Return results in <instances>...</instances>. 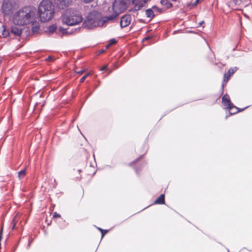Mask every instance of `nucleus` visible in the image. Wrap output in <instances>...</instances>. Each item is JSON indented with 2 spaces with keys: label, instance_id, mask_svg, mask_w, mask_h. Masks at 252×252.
I'll return each mask as SVG.
<instances>
[{
  "label": "nucleus",
  "instance_id": "1",
  "mask_svg": "<svg viewBox=\"0 0 252 252\" xmlns=\"http://www.w3.org/2000/svg\"><path fill=\"white\" fill-rule=\"evenodd\" d=\"M109 20L108 17H102L101 14L95 10L90 12L86 17L82 26L87 29H92L103 26Z\"/></svg>",
  "mask_w": 252,
  "mask_h": 252
},
{
  "label": "nucleus",
  "instance_id": "2",
  "mask_svg": "<svg viewBox=\"0 0 252 252\" xmlns=\"http://www.w3.org/2000/svg\"><path fill=\"white\" fill-rule=\"evenodd\" d=\"M34 12L31 7H25L20 9L14 15L13 23L17 25L24 26L33 22Z\"/></svg>",
  "mask_w": 252,
  "mask_h": 252
},
{
  "label": "nucleus",
  "instance_id": "3",
  "mask_svg": "<svg viewBox=\"0 0 252 252\" xmlns=\"http://www.w3.org/2000/svg\"><path fill=\"white\" fill-rule=\"evenodd\" d=\"M38 13L42 22L49 21L55 14L54 6L49 0H43L38 5Z\"/></svg>",
  "mask_w": 252,
  "mask_h": 252
},
{
  "label": "nucleus",
  "instance_id": "4",
  "mask_svg": "<svg viewBox=\"0 0 252 252\" xmlns=\"http://www.w3.org/2000/svg\"><path fill=\"white\" fill-rule=\"evenodd\" d=\"M83 21L81 13L75 10L68 9L62 17L63 24L68 26L78 25Z\"/></svg>",
  "mask_w": 252,
  "mask_h": 252
},
{
  "label": "nucleus",
  "instance_id": "5",
  "mask_svg": "<svg viewBox=\"0 0 252 252\" xmlns=\"http://www.w3.org/2000/svg\"><path fill=\"white\" fill-rule=\"evenodd\" d=\"M126 2L122 0H115L112 7L113 13L111 16H107L109 20H114L120 13L123 12L126 8Z\"/></svg>",
  "mask_w": 252,
  "mask_h": 252
},
{
  "label": "nucleus",
  "instance_id": "6",
  "mask_svg": "<svg viewBox=\"0 0 252 252\" xmlns=\"http://www.w3.org/2000/svg\"><path fill=\"white\" fill-rule=\"evenodd\" d=\"M72 0H54L55 4L60 9H63L68 7Z\"/></svg>",
  "mask_w": 252,
  "mask_h": 252
},
{
  "label": "nucleus",
  "instance_id": "7",
  "mask_svg": "<svg viewBox=\"0 0 252 252\" xmlns=\"http://www.w3.org/2000/svg\"><path fill=\"white\" fill-rule=\"evenodd\" d=\"M236 71V68H230L227 72L225 74H224L223 76V80L222 83V87H223L224 85H225L228 82V81L229 80L230 77L233 74L235 71Z\"/></svg>",
  "mask_w": 252,
  "mask_h": 252
},
{
  "label": "nucleus",
  "instance_id": "8",
  "mask_svg": "<svg viewBox=\"0 0 252 252\" xmlns=\"http://www.w3.org/2000/svg\"><path fill=\"white\" fill-rule=\"evenodd\" d=\"M131 16L130 15H126L122 17L121 20V26L125 28L128 26L131 22Z\"/></svg>",
  "mask_w": 252,
  "mask_h": 252
},
{
  "label": "nucleus",
  "instance_id": "9",
  "mask_svg": "<svg viewBox=\"0 0 252 252\" xmlns=\"http://www.w3.org/2000/svg\"><path fill=\"white\" fill-rule=\"evenodd\" d=\"M147 0H133L132 3L134 5L136 10H140L146 4Z\"/></svg>",
  "mask_w": 252,
  "mask_h": 252
},
{
  "label": "nucleus",
  "instance_id": "10",
  "mask_svg": "<svg viewBox=\"0 0 252 252\" xmlns=\"http://www.w3.org/2000/svg\"><path fill=\"white\" fill-rule=\"evenodd\" d=\"M222 103L224 106H225V108L226 107H230V106H232L233 104L231 102L230 97L228 95L225 94L222 97Z\"/></svg>",
  "mask_w": 252,
  "mask_h": 252
},
{
  "label": "nucleus",
  "instance_id": "11",
  "mask_svg": "<svg viewBox=\"0 0 252 252\" xmlns=\"http://www.w3.org/2000/svg\"><path fill=\"white\" fill-rule=\"evenodd\" d=\"M233 2L240 7H245L249 4L251 0H233Z\"/></svg>",
  "mask_w": 252,
  "mask_h": 252
},
{
  "label": "nucleus",
  "instance_id": "12",
  "mask_svg": "<svg viewBox=\"0 0 252 252\" xmlns=\"http://www.w3.org/2000/svg\"><path fill=\"white\" fill-rule=\"evenodd\" d=\"M226 109L229 110L230 115L235 114L239 111L238 108L234 106V104L232 106L226 107Z\"/></svg>",
  "mask_w": 252,
  "mask_h": 252
},
{
  "label": "nucleus",
  "instance_id": "13",
  "mask_svg": "<svg viewBox=\"0 0 252 252\" xmlns=\"http://www.w3.org/2000/svg\"><path fill=\"white\" fill-rule=\"evenodd\" d=\"M11 32L14 35L18 36H20L22 34L21 29L16 26H13L11 28Z\"/></svg>",
  "mask_w": 252,
  "mask_h": 252
},
{
  "label": "nucleus",
  "instance_id": "14",
  "mask_svg": "<svg viewBox=\"0 0 252 252\" xmlns=\"http://www.w3.org/2000/svg\"><path fill=\"white\" fill-rule=\"evenodd\" d=\"M154 203L156 204H163L165 203L164 195L161 194L155 201Z\"/></svg>",
  "mask_w": 252,
  "mask_h": 252
},
{
  "label": "nucleus",
  "instance_id": "15",
  "mask_svg": "<svg viewBox=\"0 0 252 252\" xmlns=\"http://www.w3.org/2000/svg\"><path fill=\"white\" fill-rule=\"evenodd\" d=\"M57 28V27L56 25H52L48 27L46 32H47L49 34H53L56 31Z\"/></svg>",
  "mask_w": 252,
  "mask_h": 252
},
{
  "label": "nucleus",
  "instance_id": "16",
  "mask_svg": "<svg viewBox=\"0 0 252 252\" xmlns=\"http://www.w3.org/2000/svg\"><path fill=\"white\" fill-rule=\"evenodd\" d=\"M32 30L33 32H36L38 31L39 28V23L37 22H34L33 21L32 22Z\"/></svg>",
  "mask_w": 252,
  "mask_h": 252
},
{
  "label": "nucleus",
  "instance_id": "17",
  "mask_svg": "<svg viewBox=\"0 0 252 252\" xmlns=\"http://www.w3.org/2000/svg\"><path fill=\"white\" fill-rule=\"evenodd\" d=\"M146 14L147 16L149 18H153L154 16V12L151 9L146 10Z\"/></svg>",
  "mask_w": 252,
  "mask_h": 252
},
{
  "label": "nucleus",
  "instance_id": "18",
  "mask_svg": "<svg viewBox=\"0 0 252 252\" xmlns=\"http://www.w3.org/2000/svg\"><path fill=\"white\" fill-rule=\"evenodd\" d=\"M18 221V219L16 216L14 217V218L13 219L11 223V227L12 230L14 229L15 228L17 222Z\"/></svg>",
  "mask_w": 252,
  "mask_h": 252
},
{
  "label": "nucleus",
  "instance_id": "19",
  "mask_svg": "<svg viewBox=\"0 0 252 252\" xmlns=\"http://www.w3.org/2000/svg\"><path fill=\"white\" fill-rule=\"evenodd\" d=\"M26 175V168L18 172V177L20 179L23 178Z\"/></svg>",
  "mask_w": 252,
  "mask_h": 252
},
{
  "label": "nucleus",
  "instance_id": "20",
  "mask_svg": "<svg viewBox=\"0 0 252 252\" xmlns=\"http://www.w3.org/2000/svg\"><path fill=\"white\" fill-rule=\"evenodd\" d=\"M3 30H2V34L3 36L5 37L9 35V33L8 31L6 30L4 26L3 27Z\"/></svg>",
  "mask_w": 252,
  "mask_h": 252
},
{
  "label": "nucleus",
  "instance_id": "21",
  "mask_svg": "<svg viewBox=\"0 0 252 252\" xmlns=\"http://www.w3.org/2000/svg\"><path fill=\"white\" fill-rule=\"evenodd\" d=\"M161 3L162 4L166 5L167 7L172 6V4L170 2L167 1L166 0H161Z\"/></svg>",
  "mask_w": 252,
  "mask_h": 252
},
{
  "label": "nucleus",
  "instance_id": "22",
  "mask_svg": "<svg viewBox=\"0 0 252 252\" xmlns=\"http://www.w3.org/2000/svg\"><path fill=\"white\" fill-rule=\"evenodd\" d=\"M91 75V73H88L87 74H86L85 75H84L83 77H82L81 79H80V83H83L85 80L86 79V78L89 76V75Z\"/></svg>",
  "mask_w": 252,
  "mask_h": 252
},
{
  "label": "nucleus",
  "instance_id": "23",
  "mask_svg": "<svg viewBox=\"0 0 252 252\" xmlns=\"http://www.w3.org/2000/svg\"><path fill=\"white\" fill-rule=\"evenodd\" d=\"M117 41L115 39H112L110 40L109 41V43L108 44V45H107V47L110 46H111L112 45H114L116 43Z\"/></svg>",
  "mask_w": 252,
  "mask_h": 252
},
{
  "label": "nucleus",
  "instance_id": "24",
  "mask_svg": "<svg viewBox=\"0 0 252 252\" xmlns=\"http://www.w3.org/2000/svg\"><path fill=\"white\" fill-rule=\"evenodd\" d=\"M98 229L101 232L102 237H103L105 235V234H106L107 232V230H103L102 229L100 228H99Z\"/></svg>",
  "mask_w": 252,
  "mask_h": 252
},
{
  "label": "nucleus",
  "instance_id": "25",
  "mask_svg": "<svg viewBox=\"0 0 252 252\" xmlns=\"http://www.w3.org/2000/svg\"><path fill=\"white\" fill-rule=\"evenodd\" d=\"M203 0H195V1L193 2V5L196 6L197 4L201 2Z\"/></svg>",
  "mask_w": 252,
  "mask_h": 252
},
{
  "label": "nucleus",
  "instance_id": "26",
  "mask_svg": "<svg viewBox=\"0 0 252 252\" xmlns=\"http://www.w3.org/2000/svg\"><path fill=\"white\" fill-rule=\"evenodd\" d=\"M53 217L54 218H60L61 215L57 213V212H55L53 214Z\"/></svg>",
  "mask_w": 252,
  "mask_h": 252
},
{
  "label": "nucleus",
  "instance_id": "27",
  "mask_svg": "<svg viewBox=\"0 0 252 252\" xmlns=\"http://www.w3.org/2000/svg\"><path fill=\"white\" fill-rule=\"evenodd\" d=\"M107 69V65H105L101 67V70H106Z\"/></svg>",
  "mask_w": 252,
  "mask_h": 252
},
{
  "label": "nucleus",
  "instance_id": "28",
  "mask_svg": "<svg viewBox=\"0 0 252 252\" xmlns=\"http://www.w3.org/2000/svg\"><path fill=\"white\" fill-rule=\"evenodd\" d=\"M85 70L84 69H82V70H81L80 71H76V72L78 73V74H82V73H83L84 72Z\"/></svg>",
  "mask_w": 252,
  "mask_h": 252
},
{
  "label": "nucleus",
  "instance_id": "29",
  "mask_svg": "<svg viewBox=\"0 0 252 252\" xmlns=\"http://www.w3.org/2000/svg\"><path fill=\"white\" fill-rule=\"evenodd\" d=\"M83 2H85V3H89V2H90L91 1H93V0H81Z\"/></svg>",
  "mask_w": 252,
  "mask_h": 252
},
{
  "label": "nucleus",
  "instance_id": "30",
  "mask_svg": "<svg viewBox=\"0 0 252 252\" xmlns=\"http://www.w3.org/2000/svg\"><path fill=\"white\" fill-rule=\"evenodd\" d=\"M60 31L61 32H62L63 33H64V32H65V29H64L63 28L61 27V28H60Z\"/></svg>",
  "mask_w": 252,
  "mask_h": 252
},
{
  "label": "nucleus",
  "instance_id": "31",
  "mask_svg": "<svg viewBox=\"0 0 252 252\" xmlns=\"http://www.w3.org/2000/svg\"><path fill=\"white\" fill-rule=\"evenodd\" d=\"M204 23V21H202L199 23L200 26H202Z\"/></svg>",
  "mask_w": 252,
  "mask_h": 252
},
{
  "label": "nucleus",
  "instance_id": "32",
  "mask_svg": "<svg viewBox=\"0 0 252 252\" xmlns=\"http://www.w3.org/2000/svg\"><path fill=\"white\" fill-rule=\"evenodd\" d=\"M66 226H67V224H64V226H63V227H61V228H62V229H63V228H65V227H66Z\"/></svg>",
  "mask_w": 252,
  "mask_h": 252
},
{
  "label": "nucleus",
  "instance_id": "33",
  "mask_svg": "<svg viewBox=\"0 0 252 252\" xmlns=\"http://www.w3.org/2000/svg\"><path fill=\"white\" fill-rule=\"evenodd\" d=\"M147 39H148V38H145L144 39H143V40L144 41V40H147Z\"/></svg>",
  "mask_w": 252,
  "mask_h": 252
},
{
  "label": "nucleus",
  "instance_id": "34",
  "mask_svg": "<svg viewBox=\"0 0 252 252\" xmlns=\"http://www.w3.org/2000/svg\"><path fill=\"white\" fill-rule=\"evenodd\" d=\"M51 58H51V57H49V58H48L49 60H51Z\"/></svg>",
  "mask_w": 252,
  "mask_h": 252
},
{
  "label": "nucleus",
  "instance_id": "35",
  "mask_svg": "<svg viewBox=\"0 0 252 252\" xmlns=\"http://www.w3.org/2000/svg\"><path fill=\"white\" fill-rule=\"evenodd\" d=\"M78 172H81V170H79Z\"/></svg>",
  "mask_w": 252,
  "mask_h": 252
}]
</instances>
